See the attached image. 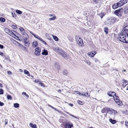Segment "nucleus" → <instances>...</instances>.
Instances as JSON below:
<instances>
[{
  "label": "nucleus",
  "mask_w": 128,
  "mask_h": 128,
  "mask_svg": "<svg viewBox=\"0 0 128 128\" xmlns=\"http://www.w3.org/2000/svg\"><path fill=\"white\" fill-rule=\"evenodd\" d=\"M118 19H117L116 18L112 17L107 19L105 22V23L108 26H110L115 21H118Z\"/></svg>",
  "instance_id": "obj_1"
},
{
  "label": "nucleus",
  "mask_w": 128,
  "mask_h": 128,
  "mask_svg": "<svg viewBox=\"0 0 128 128\" xmlns=\"http://www.w3.org/2000/svg\"><path fill=\"white\" fill-rule=\"evenodd\" d=\"M55 51L60 55L63 56L64 58H66V53L64 51L62 50L61 48L58 47H56L54 50Z\"/></svg>",
  "instance_id": "obj_2"
},
{
  "label": "nucleus",
  "mask_w": 128,
  "mask_h": 128,
  "mask_svg": "<svg viewBox=\"0 0 128 128\" xmlns=\"http://www.w3.org/2000/svg\"><path fill=\"white\" fill-rule=\"evenodd\" d=\"M127 35L121 32L120 34L118 35V38L119 39V40L121 42L126 43L127 41Z\"/></svg>",
  "instance_id": "obj_3"
},
{
  "label": "nucleus",
  "mask_w": 128,
  "mask_h": 128,
  "mask_svg": "<svg viewBox=\"0 0 128 128\" xmlns=\"http://www.w3.org/2000/svg\"><path fill=\"white\" fill-rule=\"evenodd\" d=\"M75 38L78 44L80 46L82 47L84 46V43L82 39L78 36H76Z\"/></svg>",
  "instance_id": "obj_4"
},
{
  "label": "nucleus",
  "mask_w": 128,
  "mask_h": 128,
  "mask_svg": "<svg viewBox=\"0 0 128 128\" xmlns=\"http://www.w3.org/2000/svg\"><path fill=\"white\" fill-rule=\"evenodd\" d=\"M122 9L116 10L114 12V14L119 17H120L122 16Z\"/></svg>",
  "instance_id": "obj_5"
},
{
  "label": "nucleus",
  "mask_w": 128,
  "mask_h": 128,
  "mask_svg": "<svg viewBox=\"0 0 128 128\" xmlns=\"http://www.w3.org/2000/svg\"><path fill=\"white\" fill-rule=\"evenodd\" d=\"M4 30L8 34L14 37V36H16V35L13 32L11 31L10 30L7 28H5Z\"/></svg>",
  "instance_id": "obj_6"
},
{
  "label": "nucleus",
  "mask_w": 128,
  "mask_h": 128,
  "mask_svg": "<svg viewBox=\"0 0 128 128\" xmlns=\"http://www.w3.org/2000/svg\"><path fill=\"white\" fill-rule=\"evenodd\" d=\"M118 98V96H115V97H114V98L115 102L118 105L121 106L122 105V102L121 101L119 100Z\"/></svg>",
  "instance_id": "obj_7"
},
{
  "label": "nucleus",
  "mask_w": 128,
  "mask_h": 128,
  "mask_svg": "<svg viewBox=\"0 0 128 128\" xmlns=\"http://www.w3.org/2000/svg\"><path fill=\"white\" fill-rule=\"evenodd\" d=\"M41 50L39 47L36 48L35 50L34 54L36 56H38L40 55Z\"/></svg>",
  "instance_id": "obj_8"
},
{
  "label": "nucleus",
  "mask_w": 128,
  "mask_h": 128,
  "mask_svg": "<svg viewBox=\"0 0 128 128\" xmlns=\"http://www.w3.org/2000/svg\"><path fill=\"white\" fill-rule=\"evenodd\" d=\"M66 128H71L72 127H73V124L71 122H67L66 124Z\"/></svg>",
  "instance_id": "obj_9"
},
{
  "label": "nucleus",
  "mask_w": 128,
  "mask_h": 128,
  "mask_svg": "<svg viewBox=\"0 0 128 128\" xmlns=\"http://www.w3.org/2000/svg\"><path fill=\"white\" fill-rule=\"evenodd\" d=\"M107 94L110 96L113 97L114 98V97H115V96H116V93L114 92L111 91L108 92Z\"/></svg>",
  "instance_id": "obj_10"
},
{
  "label": "nucleus",
  "mask_w": 128,
  "mask_h": 128,
  "mask_svg": "<svg viewBox=\"0 0 128 128\" xmlns=\"http://www.w3.org/2000/svg\"><path fill=\"white\" fill-rule=\"evenodd\" d=\"M110 108L106 107L104 108L102 110L101 112L102 113H104L106 111L108 112L110 111Z\"/></svg>",
  "instance_id": "obj_11"
},
{
  "label": "nucleus",
  "mask_w": 128,
  "mask_h": 128,
  "mask_svg": "<svg viewBox=\"0 0 128 128\" xmlns=\"http://www.w3.org/2000/svg\"><path fill=\"white\" fill-rule=\"evenodd\" d=\"M121 6L119 2L114 4L112 6V8L114 9H115Z\"/></svg>",
  "instance_id": "obj_12"
},
{
  "label": "nucleus",
  "mask_w": 128,
  "mask_h": 128,
  "mask_svg": "<svg viewBox=\"0 0 128 128\" xmlns=\"http://www.w3.org/2000/svg\"><path fill=\"white\" fill-rule=\"evenodd\" d=\"M127 2V0H120L118 2L120 6H123L124 4H126Z\"/></svg>",
  "instance_id": "obj_13"
},
{
  "label": "nucleus",
  "mask_w": 128,
  "mask_h": 128,
  "mask_svg": "<svg viewBox=\"0 0 128 128\" xmlns=\"http://www.w3.org/2000/svg\"><path fill=\"white\" fill-rule=\"evenodd\" d=\"M96 52L94 51H92L91 52L88 53V55L90 57H94L95 54H96Z\"/></svg>",
  "instance_id": "obj_14"
},
{
  "label": "nucleus",
  "mask_w": 128,
  "mask_h": 128,
  "mask_svg": "<svg viewBox=\"0 0 128 128\" xmlns=\"http://www.w3.org/2000/svg\"><path fill=\"white\" fill-rule=\"evenodd\" d=\"M122 86L124 88L128 84V81L124 80L123 82H122Z\"/></svg>",
  "instance_id": "obj_15"
},
{
  "label": "nucleus",
  "mask_w": 128,
  "mask_h": 128,
  "mask_svg": "<svg viewBox=\"0 0 128 128\" xmlns=\"http://www.w3.org/2000/svg\"><path fill=\"white\" fill-rule=\"evenodd\" d=\"M23 36L24 38V42L28 40H27L28 38V36L26 33H25V34L23 35Z\"/></svg>",
  "instance_id": "obj_16"
},
{
  "label": "nucleus",
  "mask_w": 128,
  "mask_h": 128,
  "mask_svg": "<svg viewBox=\"0 0 128 128\" xmlns=\"http://www.w3.org/2000/svg\"><path fill=\"white\" fill-rule=\"evenodd\" d=\"M19 29L21 32L22 34H23V35L25 34V33H26L25 32V30L22 28L20 27L19 28Z\"/></svg>",
  "instance_id": "obj_17"
},
{
  "label": "nucleus",
  "mask_w": 128,
  "mask_h": 128,
  "mask_svg": "<svg viewBox=\"0 0 128 128\" xmlns=\"http://www.w3.org/2000/svg\"><path fill=\"white\" fill-rule=\"evenodd\" d=\"M19 46L21 49L25 51L26 50V48L22 45V44L19 43Z\"/></svg>",
  "instance_id": "obj_18"
},
{
  "label": "nucleus",
  "mask_w": 128,
  "mask_h": 128,
  "mask_svg": "<svg viewBox=\"0 0 128 128\" xmlns=\"http://www.w3.org/2000/svg\"><path fill=\"white\" fill-rule=\"evenodd\" d=\"M54 66L57 70H58L60 69V67L59 65V63L58 62H55L54 64Z\"/></svg>",
  "instance_id": "obj_19"
},
{
  "label": "nucleus",
  "mask_w": 128,
  "mask_h": 128,
  "mask_svg": "<svg viewBox=\"0 0 128 128\" xmlns=\"http://www.w3.org/2000/svg\"><path fill=\"white\" fill-rule=\"evenodd\" d=\"M37 41H35L32 43V46L33 47H35L37 46L38 43Z\"/></svg>",
  "instance_id": "obj_20"
},
{
  "label": "nucleus",
  "mask_w": 128,
  "mask_h": 128,
  "mask_svg": "<svg viewBox=\"0 0 128 128\" xmlns=\"http://www.w3.org/2000/svg\"><path fill=\"white\" fill-rule=\"evenodd\" d=\"M42 54L43 55H46L48 54V51L47 50H46L44 49L43 50L42 52Z\"/></svg>",
  "instance_id": "obj_21"
},
{
  "label": "nucleus",
  "mask_w": 128,
  "mask_h": 128,
  "mask_svg": "<svg viewBox=\"0 0 128 128\" xmlns=\"http://www.w3.org/2000/svg\"><path fill=\"white\" fill-rule=\"evenodd\" d=\"M128 30H122L121 32L123 33V34H126V35H128Z\"/></svg>",
  "instance_id": "obj_22"
},
{
  "label": "nucleus",
  "mask_w": 128,
  "mask_h": 128,
  "mask_svg": "<svg viewBox=\"0 0 128 128\" xmlns=\"http://www.w3.org/2000/svg\"><path fill=\"white\" fill-rule=\"evenodd\" d=\"M24 45L26 47H28L30 44V43L29 42V41H25L24 42Z\"/></svg>",
  "instance_id": "obj_23"
},
{
  "label": "nucleus",
  "mask_w": 128,
  "mask_h": 128,
  "mask_svg": "<svg viewBox=\"0 0 128 128\" xmlns=\"http://www.w3.org/2000/svg\"><path fill=\"white\" fill-rule=\"evenodd\" d=\"M112 112H114V114H117V111L111 108H110V111Z\"/></svg>",
  "instance_id": "obj_24"
},
{
  "label": "nucleus",
  "mask_w": 128,
  "mask_h": 128,
  "mask_svg": "<svg viewBox=\"0 0 128 128\" xmlns=\"http://www.w3.org/2000/svg\"><path fill=\"white\" fill-rule=\"evenodd\" d=\"M109 121L112 124H115L116 121L115 120H112V119H109Z\"/></svg>",
  "instance_id": "obj_25"
},
{
  "label": "nucleus",
  "mask_w": 128,
  "mask_h": 128,
  "mask_svg": "<svg viewBox=\"0 0 128 128\" xmlns=\"http://www.w3.org/2000/svg\"><path fill=\"white\" fill-rule=\"evenodd\" d=\"M30 126L33 128H36V124H33L32 123H30Z\"/></svg>",
  "instance_id": "obj_26"
},
{
  "label": "nucleus",
  "mask_w": 128,
  "mask_h": 128,
  "mask_svg": "<svg viewBox=\"0 0 128 128\" xmlns=\"http://www.w3.org/2000/svg\"><path fill=\"white\" fill-rule=\"evenodd\" d=\"M34 37L37 39H38L40 40L41 41L42 40V39L37 35L35 34Z\"/></svg>",
  "instance_id": "obj_27"
},
{
  "label": "nucleus",
  "mask_w": 128,
  "mask_h": 128,
  "mask_svg": "<svg viewBox=\"0 0 128 128\" xmlns=\"http://www.w3.org/2000/svg\"><path fill=\"white\" fill-rule=\"evenodd\" d=\"M24 72L25 74H27V76H30V74L29 72L26 70H24Z\"/></svg>",
  "instance_id": "obj_28"
},
{
  "label": "nucleus",
  "mask_w": 128,
  "mask_h": 128,
  "mask_svg": "<svg viewBox=\"0 0 128 128\" xmlns=\"http://www.w3.org/2000/svg\"><path fill=\"white\" fill-rule=\"evenodd\" d=\"M124 12L126 14L128 13V6H126L125 8Z\"/></svg>",
  "instance_id": "obj_29"
},
{
  "label": "nucleus",
  "mask_w": 128,
  "mask_h": 128,
  "mask_svg": "<svg viewBox=\"0 0 128 128\" xmlns=\"http://www.w3.org/2000/svg\"><path fill=\"white\" fill-rule=\"evenodd\" d=\"M104 31L106 34L108 33V29L107 27H105L104 28Z\"/></svg>",
  "instance_id": "obj_30"
},
{
  "label": "nucleus",
  "mask_w": 128,
  "mask_h": 128,
  "mask_svg": "<svg viewBox=\"0 0 128 128\" xmlns=\"http://www.w3.org/2000/svg\"><path fill=\"white\" fill-rule=\"evenodd\" d=\"M16 12L19 14H21L22 13V12L18 10H16Z\"/></svg>",
  "instance_id": "obj_31"
},
{
  "label": "nucleus",
  "mask_w": 128,
  "mask_h": 128,
  "mask_svg": "<svg viewBox=\"0 0 128 128\" xmlns=\"http://www.w3.org/2000/svg\"><path fill=\"white\" fill-rule=\"evenodd\" d=\"M14 106L15 108H18L19 107V104L18 103H16L14 104Z\"/></svg>",
  "instance_id": "obj_32"
},
{
  "label": "nucleus",
  "mask_w": 128,
  "mask_h": 128,
  "mask_svg": "<svg viewBox=\"0 0 128 128\" xmlns=\"http://www.w3.org/2000/svg\"><path fill=\"white\" fill-rule=\"evenodd\" d=\"M5 19L2 17L0 18V21L2 22H4L5 21Z\"/></svg>",
  "instance_id": "obj_33"
},
{
  "label": "nucleus",
  "mask_w": 128,
  "mask_h": 128,
  "mask_svg": "<svg viewBox=\"0 0 128 128\" xmlns=\"http://www.w3.org/2000/svg\"><path fill=\"white\" fill-rule=\"evenodd\" d=\"M7 98L8 100H12V99L11 96L9 94L7 95Z\"/></svg>",
  "instance_id": "obj_34"
},
{
  "label": "nucleus",
  "mask_w": 128,
  "mask_h": 128,
  "mask_svg": "<svg viewBox=\"0 0 128 128\" xmlns=\"http://www.w3.org/2000/svg\"><path fill=\"white\" fill-rule=\"evenodd\" d=\"M54 39L56 41H58V38L56 36H53Z\"/></svg>",
  "instance_id": "obj_35"
},
{
  "label": "nucleus",
  "mask_w": 128,
  "mask_h": 128,
  "mask_svg": "<svg viewBox=\"0 0 128 128\" xmlns=\"http://www.w3.org/2000/svg\"><path fill=\"white\" fill-rule=\"evenodd\" d=\"M68 74V72L66 70H64L63 72V74L65 75H66Z\"/></svg>",
  "instance_id": "obj_36"
},
{
  "label": "nucleus",
  "mask_w": 128,
  "mask_h": 128,
  "mask_svg": "<svg viewBox=\"0 0 128 128\" xmlns=\"http://www.w3.org/2000/svg\"><path fill=\"white\" fill-rule=\"evenodd\" d=\"M84 62L86 63L88 65H90V63L89 61H87L86 60H84Z\"/></svg>",
  "instance_id": "obj_37"
},
{
  "label": "nucleus",
  "mask_w": 128,
  "mask_h": 128,
  "mask_svg": "<svg viewBox=\"0 0 128 128\" xmlns=\"http://www.w3.org/2000/svg\"><path fill=\"white\" fill-rule=\"evenodd\" d=\"M77 102V103L83 105L84 104V102L82 101L78 100Z\"/></svg>",
  "instance_id": "obj_38"
},
{
  "label": "nucleus",
  "mask_w": 128,
  "mask_h": 128,
  "mask_svg": "<svg viewBox=\"0 0 128 128\" xmlns=\"http://www.w3.org/2000/svg\"><path fill=\"white\" fill-rule=\"evenodd\" d=\"M95 4H98L99 3L100 1V0H93Z\"/></svg>",
  "instance_id": "obj_39"
},
{
  "label": "nucleus",
  "mask_w": 128,
  "mask_h": 128,
  "mask_svg": "<svg viewBox=\"0 0 128 128\" xmlns=\"http://www.w3.org/2000/svg\"><path fill=\"white\" fill-rule=\"evenodd\" d=\"M39 84L43 87H45V86L41 82H39Z\"/></svg>",
  "instance_id": "obj_40"
},
{
  "label": "nucleus",
  "mask_w": 128,
  "mask_h": 128,
  "mask_svg": "<svg viewBox=\"0 0 128 128\" xmlns=\"http://www.w3.org/2000/svg\"><path fill=\"white\" fill-rule=\"evenodd\" d=\"M56 18V16H53L52 18H50L49 20H55Z\"/></svg>",
  "instance_id": "obj_41"
},
{
  "label": "nucleus",
  "mask_w": 128,
  "mask_h": 128,
  "mask_svg": "<svg viewBox=\"0 0 128 128\" xmlns=\"http://www.w3.org/2000/svg\"><path fill=\"white\" fill-rule=\"evenodd\" d=\"M11 27L13 28L14 29H16L17 28V26L14 25H12L11 26Z\"/></svg>",
  "instance_id": "obj_42"
},
{
  "label": "nucleus",
  "mask_w": 128,
  "mask_h": 128,
  "mask_svg": "<svg viewBox=\"0 0 128 128\" xmlns=\"http://www.w3.org/2000/svg\"><path fill=\"white\" fill-rule=\"evenodd\" d=\"M94 60L95 62H99V61H98V59L96 58H94Z\"/></svg>",
  "instance_id": "obj_43"
},
{
  "label": "nucleus",
  "mask_w": 128,
  "mask_h": 128,
  "mask_svg": "<svg viewBox=\"0 0 128 128\" xmlns=\"http://www.w3.org/2000/svg\"><path fill=\"white\" fill-rule=\"evenodd\" d=\"M12 14L13 17H14L16 16V14L15 13H12Z\"/></svg>",
  "instance_id": "obj_44"
},
{
  "label": "nucleus",
  "mask_w": 128,
  "mask_h": 128,
  "mask_svg": "<svg viewBox=\"0 0 128 128\" xmlns=\"http://www.w3.org/2000/svg\"><path fill=\"white\" fill-rule=\"evenodd\" d=\"M3 93V90L2 89H0V94H2Z\"/></svg>",
  "instance_id": "obj_45"
},
{
  "label": "nucleus",
  "mask_w": 128,
  "mask_h": 128,
  "mask_svg": "<svg viewBox=\"0 0 128 128\" xmlns=\"http://www.w3.org/2000/svg\"><path fill=\"white\" fill-rule=\"evenodd\" d=\"M124 30H128V25L126 26L124 28Z\"/></svg>",
  "instance_id": "obj_46"
},
{
  "label": "nucleus",
  "mask_w": 128,
  "mask_h": 128,
  "mask_svg": "<svg viewBox=\"0 0 128 128\" xmlns=\"http://www.w3.org/2000/svg\"><path fill=\"white\" fill-rule=\"evenodd\" d=\"M125 125L126 126H128V122L127 120L125 121Z\"/></svg>",
  "instance_id": "obj_47"
},
{
  "label": "nucleus",
  "mask_w": 128,
  "mask_h": 128,
  "mask_svg": "<svg viewBox=\"0 0 128 128\" xmlns=\"http://www.w3.org/2000/svg\"><path fill=\"white\" fill-rule=\"evenodd\" d=\"M4 122H5V125H6L8 124L7 122H8V120L7 119H5L4 120Z\"/></svg>",
  "instance_id": "obj_48"
},
{
  "label": "nucleus",
  "mask_w": 128,
  "mask_h": 128,
  "mask_svg": "<svg viewBox=\"0 0 128 128\" xmlns=\"http://www.w3.org/2000/svg\"><path fill=\"white\" fill-rule=\"evenodd\" d=\"M7 72H8V74H12V72L10 71H8Z\"/></svg>",
  "instance_id": "obj_49"
},
{
  "label": "nucleus",
  "mask_w": 128,
  "mask_h": 128,
  "mask_svg": "<svg viewBox=\"0 0 128 128\" xmlns=\"http://www.w3.org/2000/svg\"><path fill=\"white\" fill-rule=\"evenodd\" d=\"M85 96H89V95H88V93L87 92H86V93H85Z\"/></svg>",
  "instance_id": "obj_50"
},
{
  "label": "nucleus",
  "mask_w": 128,
  "mask_h": 128,
  "mask_svg": "<svg viewBox=\"0 0 128 128\" xmlns=\"http://www.w3.org/2000/svg\"><path fill=\"white\" fill-rule=\"evenodd\" d=\"M4 105V104L3 103L0 102V106H2Z\"/></svg>",
  "instance_id": "obj_51"
},
{
  "label": "nucleus",
  "mask_w": 128,
  "mask_h": 128,
  "mask_svg": "<svg viewBox=\"0 0 128 128\" xmlns=\"http://www.w3.org/2000/svg\"><path fill=\"white\" fill-rule=\"evenodd\" d=\"M29 32H30L31 34H32L34 36L35 35V34H34L31 31H29Z\"/></svg>",
  "instance_id": "obj_52"
},
{
  "label": "nucleus",
  "mask_w": 128,
  "mask_h": 128,
  "mask_svg": "<svg viewBox=\"0 0 128 128\" xmlns=\"http://www.w3.org/2000/svg\"><path fill=\"white\" fill-rule=\"evenodd\" d=\"M66 113L67 114H68L70 115V116H73V117H74V115H72L71 114H70L68 112H66Z\"/></svg>",
  "instance_id": "obj_53"
},
{
  "label": "nucleus",
  "mask_w": 128,
  "mask_h": 128,
  "mask_svg": "<svg viewBox=\"0 0 128 128\" xmlns=\"http://www.w3.org/2000/svg\"><path fill=\"white\" fill-rule=\"evenodd\" d=\"M4 46L0 44V48L1 49H3L4 48Z\"/></svg>",
  "instance_id": "obj_54"
},
{
  "label": "nucleus",
  "mask_w": 128,
  "mask_h": 128,
  "mask_svg": "<svg viewBox=\"0 0 128 128\" xmlns=\"http://www.w3.org/2000/svg\"><path fill=\"white\" fill-rule=\"evenodd\" d=\"M42 42L45 45H46L47 44L46 42H45L44 41V40H42Z\"/></svg>",
  "instance_id": "obj_55"
},
{
  "label": "nucleus",
  "mask_w": 128,
  "mask_h": 128,
  "mask_svg": "<svg viewBox=\"0 0 128 128\" xmlns=\"http://www.w3.org/2000/svg\"><path fill=\"white\" fill-rule=\"evenodd\" d=\"M34 82H35L38 83L39 82V80H35Z\"/></svg>",
  "instance_id": "obj_56"
},
{
  "label": "nucleus",
  "mask_w": 128,
  "mask_h": 128,
  "mask_svg": "<svg viewBox=\"0 0 128 128\" xmlns=\"http://www.w3.org/2000/svg\"><path fill=\"white\" fill-rule=\"evenodd\" d=\"M48 106L50 107H51L53 109H55V110H56V109L54 108V107H52V106H50V105H48Z\"/></svg>",
  "instance_id": "obj_57"
},
{
  "label": "nucleus",
  "mask_w": 128,
  "mask_h": 128,
  "mask_svg": "<svg viewBox=\"0 0 128 128\" xmlns=\"http://www.w3.org/2000/svg\"><path fill=\"white\" fill-rule=\"evenodd\" d=\"M127 38V41L126 42V43H128V35H127V37L126 38Z\"/></svg>",
  "instance_id": "obj_58"
},
{
  "label": "nucleus",
  "mask_w": 128,
  "mask_h": 128,
  "mask_svg": "<svg viewBox=\"0 0 128 128\" xmlns=\"http://www.w3.org/2000/svg\"><path fill=\"white\" fill-rule=\"evenodd\" d=\"M3 53L0 52V55L2 56L3 55Z\"/></svg>",
  "instance_id": "obj_59"
},
{
  "label": "nucleus",
  "mask_w": 128,
  "mask_h": 128,
  "mask_svg": "<svg viewBox=\"0 0 128 128\" xmlns=\"http://www.w3.org/2000/svg\"><path fill=\"white\" fill-rule=\"evenodd\" d=\"M22 94H24V95H26V92H23L22 93Z\"/></svg>",
  "instance_id": "obj_60"
},
{
  "label": "nucleus",
  "mask_w": 128,
  "mask_h": 128,
  "mask_svg": "<svg viewBox=\"0 0 128 128\" xmlns=\"http://www.w3.org/2000/svg\"><path fill=\"white\" fill-rule=\"evenodd\" d=\"M69 105H70L71 106H73V104H69Z\"/></svg>",
  "instance_id": "obj_61"
},
{
  "label": "nucleus",
  "mask_w": 128,
  "mask_h": 128,
  "mask_svg": "<svg viewBox=\"0 0 128 128\" xmlns=\"http://www.w3.org/2000/svg\"><path fill=\"white\" fill-rule=\"evenodd\" d=\"M53 16H54V14H50L49 15V16H53Z\"/></svg>",
  "instance_id": "obj_62"
},
{
  "label": "nucleus",
  "mask_w": 128,
  "mask_h": 128,
  "mask_svg": "<svg viewBox=\"0 0 128 128\" xmlns=\"http://www.w3.org/2000/svg\"><path fill=\"white\" fill-rule=\"evenodd\" d=\"M58 92L60 93L61 92V90H58Z\"/></svg>",
  "instance_id": "obj_63"
},
{
  "label": "nucleus",
  "mask_w": 128,
  "mask_h": 128,
  "mask_svg": "<svg viewBox=\"0 0 128 128\" xmlns=\"http://www.w3.org/2000/svg\"><path fill=\"white\" fill-rule=\"evenodd\" d=\"M19 70V71L20 72H23L22 70L21 69H20Z\"/></svg>",
  "instance_id": "obj_64"
}]
</instances>
